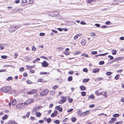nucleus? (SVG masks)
<instances>
[{"mask_svg":"<svg viewBox=\"0 0 124 124\" xmlns=\"http://www.w3.org/2000/svg\"><path fill=\"white\" fill-rule=\"evenodd\" d=\"M69 119L68 118H66L63 119L62 121V122H66Z\"/></svg>","mask_w":124,"mask_h":124,"instance_id":"obj_55","label":"nucleus"},{"mask_svg":"<svg viewBox=\"0 0 124 124\" xmlns=\"http://www.w3.org/2000/svg\"><path fill=\"white\" fill-rule=\"evenodd\" d=\"M52 121V119L50 118H48L47 120L46 121L48 123H50Z\"/></svg>","mask_w":124,"mask_h":124,"instance_id":"obj_40","label":"nucleus"},{"mask_svg":"<svg viewBox=\"0 0 124 124\" xmlns=\"http://www.w3.org/2000/svg\"><path fill=\"white\" fill-rule=\"evenodd\" d=\"M24 70V68L23 67H21L19 69V70L21 72H22Z\"/></svg>","mask_w":124,"mask_h":124,"instance_id":"obj_46","label":"nucleus"},{"mask_svg":"<svg viewBox=\"0 0 124 124\" xmlns=\"http://www.w3.org/2000/svg\"><path fill=\"white\" fill-rule=\"evenodd\" d=\"M82 111V110H79L77 111V113L78 114V116H83V112H81Z\"/></svg>","mask_w":124,"mask_h":124,"instance_id":"obj_12","label":"nucleus"},{"mask_svg":"<svg viewBox=\"0 0 124 124\" xmlns=\"http://www.w3.org/2000/svg\"><path fill=\"white\" fill-rule=\"evenodd\" d=\"M80 88L82 91L85 90L86 89L85 87L83 85L80 86Z\"/></svg>","mask_w":124,"mask_h":124,"instance_id":"obj_22","label":"nucleus"},{"mask_svg":"<svg viewBox=\"0 0 124 124\" xmlns=\"http://www.w3.org/2000/svg\"><path fill=\"white\" fill-rule=\"evenodd\" d=\"M86 41L85 39H83L81 40V43L82 45L84 46L86 44Z\"/></svg>","mask_w":124,"mask_h":124,"instance_id":"obj_15","label":"nucleus"},{"mask_svg":"<svg viewBox=\"0 0 124 124\" xmlns=\"http://www.w3.org/2000/svg\"><path fill=\"white\" fill-rule=\"evenodd\" d=\"M23 75L24 77H26L28 76V74L27 73L24 72L23 73Z\"/></svg>","mask_w":124,"mask_h":124,"instance_id":"obj_60","label":"nucleus"},{"mask_svg":"<svg viewBox=\"0 0 124 124\" xmlns=\"http://www.w3.org/2000/svg\"><path fill=\"white\" fill-rule=\"evenodd\" d=\"M89 80L90 79L89 78L87 79L85 78L83 79L82 82L83 83L87 82H88Z\"/></svg>","mask_w":124,"mask_h":124,"instance_id":"obj_24","label":"nucleus"},{"mask_svg":"<svg viewBox=\"0 0 124 124\" xmlns=\"http://www.w3.org/2000/svg\"><path fill=\"white\" fill-rule=\"evenodd\" d=\"M34 1L33 0H29V1L28 3V4H31L33 3Z\"/></svg>","mask_w":124,"mask_h":124,"instance_id":"obj_61","label":"nucleus"},{"mask_svg":"<svg viewBox=\"0 0 124 124\" xmlns=\"http://www.w3.org/2000/svg\"><path fill=\"white\" fill-rule=\"evenodd\" d=\"M120 116V115L118 114H115L113 115V116L115 117H118Z\"/></svg>","mask_w":124,"mask_h":124,"instance_id":"obj_33","label":"nucleus"},{"mask_svg":"<svg viewBox=\"0 0 124 124\" xmlns=\"http://www.w3.org/2000/svg\"><path fill=\"white\" fill-rule=\"evenodd\" d=\"M111 120H110L108 123L111 124L112 123H114L116 120V118H112Z\"/></svg>","mask_w":124,"mask_h":124,"instance_id":"obj_11","label":"nucleus"},{"mask_svg":"<svg viewBox=\"0 0 124 124\" xmlns=\"http://www.w3.org/2000/svg\"><path fill=\"white\" fill-rule=\"evenodd\" d=\"M59 86L56 85H55L53 86L52 87V89L53 90H55L56 88H58Z\"/></svg>","mask_w":124,"mask_h":124,"instance_id":"obj_39","label":"nucleus"},{"mask_svg":"<svg viewBox=\"0 0 124 124\" xmlns=\"http://www.w3.org/2000/svg\"><path fill=\"white\" fill-rule=\"evenodd\" d=\"M120 77V75L119 74L117 75L115 77V79L116 80H118L119 77Z\"/></svg>","mask_w":124,"mask_h":124,"instance_id":"obj_34","label":"nucleus"},{"mask_svg":"<svg viewBox=\"0 0 124 124\" xmlns=\"http://www.w3.org/2000/svg\"><path fill=\"white\" fill-rule=\"evenodd\" d=\"M94 97H95L93 95V94H91L89 96L88 98L89 99L91 98L92 99H93L94 98Z\"/></svg>","mask_w":124,"mask_h":124,"instance_id":"obj_31","label":"nucleus"},{"mask_svg":"<svg viewBox=\"0 0 124 124\" xmlns=\"http://www.w3.org/2000/svg\"><path fill=\"white\" fill-rule=\"evenodd\" d=\"M96 34L95 33H91L90 34L91 36H95Z\"/></svg>","mask_w":124,"mask_h":124,"instance_id":"obj_58","label":"nucleus"},{"mask_svg":"<svg viewBox=\"0 0 124 124\" xmlns=\"http://www.w3.org/2000/svg\"><path fill=\"white\" fill-rule=\"evenodd\" d=\"M103 95L104 97L107 98V92L106 91H105L103 93Z\"/></svg>","mask_w":124,"mask_h":124,"instance_id":"obj_41","label":"nucleus"},{"mask_svg":"<svg viewBox=\"0 0 124 124\" xmlns=\"http://www.w3.org/2000/svg\"><path fill=\"white\" fill-rule=\"evenodd\" d=\"M40 74L41 75H43L45 74L46 75L49 74V72H41L40 73Z\"/></svg>","mask_w":124,"mask_h":124,"instance_id":"obj_30","label":"nucleus"},{"mask_svg":"<svg viewBox=\"0 0 124 124\" xmlns=\"http://www.w3.org/2000/svg\"><path fill=\"white\" fill-rule=\"evenodd\" d=\"M92 54H96L97 53V52L96 51H92L91 53Z\"/></svg>","mask_w":124,"mask_h":124,"instance_id":"obj_56","label":"nucleus"},{"mask_svg":"<svg viewBox=\"0 0 124 124\" xmlns=\"http://www.w3.org/2000/svg\"><path fill=\"white\" fill-rule=\"evenodd\" d=\"M123 123V121H121L119 122H116L115 124H122Z\"/></svg>","mask_w":124,"mask_h":124,"instance_id":"obj_51","label":"nucleus"},{"mask_svg":"<svg viewBox=\"0 0 124 124\" xmlns=\"http://www.w3.org/2000/svg\"><path fill=\"white\" fill-rule=\"evenodd\" d=\"M103 80V78H98L96 79V81H99Z\"/></svg>","mask_w":124,"mask_h":124,"instance_id":"obj_42","label":"nucleus"},{"mask_svg":"<svg viewBox=\"0 0 124 124\" xmlns=\"http://www.w3.org/2000/svg\"><path fill=\"white\" fill-rule=\"evenodd\" d=\"M1 58L3 59H6L7 58V56L6 55H2L1 56Z\"/></svg>","mask_w":124,"mask_h":124,"instance_id":"obj_45","label":"nucleus"},{"mask_svg":"<svg viewBox=\"0 0 124 124\" xmlns=\"http://www.w3.org/2000/svg\"><path fill=\"white\" fill-rule=\"evenodd\" d=\"M16 26L13 27L12 26H11L10 27V28L9 29V31L11 32H13L15 31L16 30Z\"/></svg>","mask_w":124,"mask_h":124,"instance_id":"obj_8","label":"nucleus"},{"mask_svg":"<svg viewBox=\"0 0 124 124\" xmlns=\"http://www.w3.org/2000/svg\"><path fill=\"white\" fill-rule=\"evenodd\" d=\"M81 95L83 96H85L86 95V93L85 92H81Z\"/></svg>","mask_w":124,"mask_h":124,"instance_id":"obj_48","label":"nucleus"},{"mask_svg":"<svg viewBox=\"0 0 124 124\" xmlns=\"http://www.w3.org/2000/svg\"><path fill=\"white\" fill-rule=\"evenodd\" d=\"M22 4H23V5H26L27 4V0H22Z\"/></svg>","mask_w":124,"mask_h":124,"instance_id":"obj_19","label":"nucleus"},{"mask_svg":"<svg viewBox=\"0 0 124 124\" xmlns=\"http://www.w3.org/2000/svg\"><path fill=\"white\" fill-rule=\"evenodd\" d=\"M83 71L84 72H88V70L86 68H85L83 69Z\"/></svg>","mask_w":124,"mask_h":124,"instance_id":"obj_59","label":"nucleus"},{"mask_svg":"<svg viewBox=\"0 0 124 124\" xmlns=\"http://www.w3.org/2000/svg\"><path fill=\"white\" fill-rule=\"evenodd\" d=\"M89 110H88L84 112H83V116H85L88 115L89 114Z\"/></svg>","mask_w":124,"mask_h":124,"instance_id":"obj_14","label":"nucleus"},{"mask_svg":"<svg viewBox=\"0 0 124 124\" xmlns=\"http://www.w3.org/2000/svg\"><path fill=\"white\" fill-rule=\"evenodd\" d=\"M13 106L16 105V101L15 99L13 100L10 101Z\"/></svg>","mask_w":124,"mask_h":124,"instance_id":"obj_16","label":"nucleus"},{"mask_svg":"<svg viewBox=\"0 0 124 124\" xmlns=\"http://www.w3.org/2000/svg\"><path fill=\"white\" fill-rule=\"evenodd\" d=\"M110 22L109 21H108L106 22H105V24L106 25H109L110 23Z\"/></svg>","mask_w":124,"mask_h":124,"instance_id":"obj_64","label":"nucleus"},{"mask_svg":"<svg viewBox=\"0 0 124 124\" xmlns=\"http://www.w3.org/2000/svg\"><path fill=\"white\" fill-rule=\"evenodd\" d=\"M32 51H36V48L34 46H32Z\"/></svg>","mask_w":124,"mask_h":124,"instance_id":"obj_50","label":"nucleus"},{"mask_svg":"<svg viewBox=\"0 0 124 124\" xmlns=\"http://www.w3.org/2000/svg\"><path fill=\"white\" fill-rule=\"evenodd\" d=\"M73 79V77L72 76H69L68 78V80L69 81H71Z\"/></svg>","mask_w":124,"mask_h":124,"instance_id":"obj_29","label":"nucleus"},{"mask_svg":"<svg viewBox=\"0 0 124 124\" xmlns=\"http://www.w3.org/2000/svg\"><path fill=\"white\" fill-rule=\"evenodd\" d=\"M49 92V90L48 89L42 90L40 93V95L41 96H45L48 94Z\"/></svg>","mask_w":124,"mask_h":124,"instance_id":"obj_2","label":"nucleus"},{"mask_svg":"<svg viewBox=\"0 0 124 124\" xmlns=\"http://www.w3.org/2000/svg\"><path fill=\"white\" fill-rule=\"evenodd\" d=\"M80 23L82 25H85L86 23L84 21H82L80 22Z\"/></svg>","mask_w":124,"mask_h":124,"instance_id":"obj_62","label":"nucleus"},{"mask_svg":"<svg viewBox=\"0 0 124 124\" xmlns=\"http://www.w3.org/2000/svg\"><path fill=\"white\" fill-rule=\"evenodd\" d=\"M60 12L57 11H54L53 12L50 11L48 12V14L50 16L52 17H56L60 14Z\"/></svg>","mask_w":124,"mask_h":124,"instance_id":"obj_1","label":"nucleus"},{"mask_svg":"<svg viewBox=\"0 0 124 124\" xmlns=\"http://www.w3.org/2000/svg\"><path fill=\"white\" fill-rule=\"evenodd\" d=\"M38 82H44V81L43 79L41 78H40L38 79Z\"/></svg>","mask_w":124,"mask_h":124,"instance_id":"obj_43","label":"nucleus"},{"mask_svg":"<svg viewBox=\"0 0 124 124\" xmlns=\"http://www.w3.org/2000/svg\"><path fill=\"white\" fill-rule=\"evenodd\" d=\"M8 124H18L17 123H16V122L13 121L12 120H10L8 123Z\"/></svg>","mask_w":124,"mask_h":124,"instance_id":"obj_20","label":"nucleus"},{"mask_svg":"<svg viewBox=\"0 0 124 124\" xmlns=\"http://www.w3.org/2000/svg\"><path fill=\"white\" fill-rule=\"evenodd\" d=\"M25 104L24 102H22L18 104L16 106V107L18 109H23L25 107Z\"/></svg>","mask_w":124,"mask_h":124,"instance_id":"obj_5","label":"nucleus"},{"mask_svg":"<svg viewBox=\"0 0 124 124\" xmlns=\"http://www.w3.org/2000/svg\"><path fill=\"white\" fill-rule=\"evenodd\" d=\"M11 88V86H7L1 88L0 89V90L2 92H7L10 91Z\"/></svg>","mask_w":124,"mask_h":124,"instance_id":"obj_3","label":"nucleus"},{"mask_svg":"<svg viewBox=\"0 0 124 124\" xmlns=\"http://www.w3.org/2000/svg\"><path fill=\"white\" fill-rule=\"evenodd\" d=\"M42 65L43 67H47L48 66L49 64L46 61H44L42 63Z\"/></svg>","mask_w":124,"mask_h":124,"instance_id":"obj_9","label":"nucleus"},{"mask_svg":"<svg viewBox=\"0 0 124 124\" xmlns=\"http://www.w3.org/2000/svg\"><path fill=\"white\" fill-rule=\"evenodd\" d=\"M77 118L75 117H73L71 118V121L73 122H76L77 120Z\"/></svg>","mask_w":124,"mask_h":124,"instance_id":"obj_25","label":"nucleus"},{"mask_svg":"<svg viewBox=\"0 0 124 124\" xmlns=\"http://www.w3.org/2000/svg\"><path fill=\"white\" fill-rule=\"evenodd\" d=\"M96 0H86L87 2L88 3H90L93 1H95Z\"/></svg>","mask_w":124,"mask_h":124,"instance_id":"obj_36","label":"nucleus"},{"mask_svg":"<svg viewBox=\"0 0 124 124\" xmlns=\"http://www.w3.org/2000/svg\"><path fill=\"white\" fill-rule=\"evenodd\" d=\"M40 59L39 58H37L35 60L33 61V63H35L37 61H39L40 60Z\"/></svg>","mask_w":124,"mask_h":124,"instance_id":"obj_35","label":"nucleus"},{"mask_svg":"<svg viewBox=\"0 0 124 124\" xmlns=\"http://www.w3.org/2000/svg\"><path fill=\"white\" fill-rule=\"evenodd\" d=\"M113 52H112V54L113 55H116V54L117 51L116 50H113Z\"/></svg>","mask_w":124,"mask_h":124,"instance_id":"obj_53","label":"nucleus"},{"mask_svg":"<svg viewBox=\"0 0 124 124\" xmlns=\"http://www.w3.org/2000/svg\"><path fill=\"white\" fill-rule=\"evenodd\" d=\"M36 116L37 117H40L42 115L41 113L39 112H37L35 114Z\"/></svg>","mask_w":124,"mask_h":124,"instance_id":"obj_18","label":"nucleus"},{"mask_svg":"<svg viewBox=\"0 0 124 124\" xmlns=\"http://www.w3.org/2000/svg\"><path fill=\"white\" fill-rule=\"evenodd\" d=\"M104 63V62L103 61H101L99 62V64L100 65H102Z\"/></svg>","mask_w":124,"mask_h":124,"instance_id":"obj_52","label":"nucleus"},{"mask_svg":"<svg viewBox=\"0 0 124 124\" xmlns=\"http://www.w3.org/2000/svg\"><path fill=\"white\" fill-rule=\"evenodd\" d=\"M108 57L110 58V60H112L114 59L113 57L111 55H108Z\"/></svg>","mask_w":124,"mask_h":124,"instance_id":"obj_63","label":"nucleus"},{"mask_svg":"<svg viewBox=\"0 0 124 124\" xmlns=\"http://www.w3.org/2000/svg\"><path fill=\"white\" fill-rule=\"evenodd\" d=\"M54 123L57 124H59L60 123V121L58 120H56L54 121Z\"/></svg>","mask_w":124,"mask_h":124,"instance_id":"obj_47","label":"nucleus"},{"mask_svg":"<svg viewBox=\"0 0 124 124\" xmlns=\"http://www.w3.org/2000/svg\"><path fill=\"white\" fill-rule=\"evenodd\" d=\"M34 101V100L32 98H28L24 102L25 106H27L33 103Z\"/></svg>","mask_w":124,"mask_h":124,"instance_id":"obj_4","label":"nucleus"},{"mask_svg":"<svg viewBox=\"0 0 124 124\" xmlns=\"http://www.w3.org/2000/svg\"><path fill=\"white\" fill-rule=\"evenodd\" d=\"M8 118V116L7 115H5L2 117V119L3 120H5L7 119Z\"/></svg>","mask_w":124,"mask_h":124,"instance_id":"obj_27","label":"nucleus"},{"mask_svg":"<svg viewBox=\"0 0 124 124\" xmlns=\"http://www.w3.org/2000/svg\"><path fill=\"white\" fill-rule=\"evenodd\" d=\"M58 114V112L57 111L54 110L53 113L51 115V116L52 117H54L56 116Z\"/></svg>","mask_w":124,"mask_h":124,"instance_id":"obj_10","label":"nucleus"},{"mask_svg":"<svg viewBox=\"0 0 124 124\" xmlns=\"http://www.w3.org/2000/svg\"><path fill=\"white\" fill-rule=\"evenodd\" d=\"M30 112H27L26 113V116L27 118H29V116H30Z\"/></svg>","mask_w":124,"mask_h":124,"instance_id":"obj_49","label":"nucleus"},{"mask_svg":"<svg viewBox=\"0 0 124 124\" xmlns=\"http://www.w3.org/2000/svg\"><path fill=\"white\" fill-rule=\"evenodd\" d=\"M99 71V69L98 68L95 69H94L93 70V72L94 73H96L97 72H98Z\"/></svg>","mask_w":124,"mask_h":124,"instance_id":"obj_23","label":"nucleus"},{"mask_svg":"<svg viewBox=\"0 0 124 124\" xmlns=\"http://www.w3.org/2000/svg\"><path fill=\"white\" fill-rule=\"evenodd\" d=\"M38 91L37 89H34L32 90L31 91H28L27 93L28 94H34L37 93Z\"/></svg>","mask_w":124,"mask_h":124,"instance_id":"obj_7","label":"nucleus"},{"mask_svg":"<svg viewBox=\"0 0 124 124\" xmlns=\"http://www.w3.org/2000/svg\"><path fill=\"white\" fill-rule=\"evenodd\" d=\"M13 78L12 77H8L7 79V80L8 81H9L12 80L13 79Z\"/></svg>","mask_w":124,"mask_h":124,"instance_id":"obj_44","label":"nucleus"},{"mask_svg":"<svg viewBox=\"0 0 124 124\" xmlns=\"http://www.w3.org/2000/svg\"><path fill=\"white\" fill-rule=\"evenodd\" d=\"M40 107L39 106L37 107H34L33 109V111H34L35 112H36V111L38 110L40 108Z\"/></svg>","mask_w":124,"mask_h":124,"instance_id":"obj_17","label":"nucleus"},{"mask_svg":"<svg viewBox=\"0 0 124 124\" xmlns=\"http://www.w3.org/2000/svg\"><path fill=\"white\" fill-rule=\"evenodd\" d=\"M112 72L111 71H108L106 72V74L108 76L111 75L112 74Z\"/></svg>","mask_w":124,"mask_h":124,"instance_id":"obj_38","label":"nucleus"},{"mask_svg":"<svg viewBox=\"0 0 124 124\" xmlns=\"http://www.w3.org/2000/svg\"><path fill=\"white\" fill-rule=\"evenodd\" d=\"M26 83H27L28 84H32L33 83V82L30 81L29 80H28L26 81Z\"/></svg>","mask_w":124,"mask_h":124,"instance_id":"obj_37","label":"nucleus"},{"mask_svg":"<svg viewBox=\"0 0 124 124\" xmlns=\"http://www.w3.org/2000/svg\"><path fill=\"white\" fill-rule=\"evenodd\" d=\"M55 108H57V109L59 111L62 112V111L63 109L61 108L60 107V106H57L55 107Z\"/></svg>","mask_w":124,"mask_h":124,"instance_id":"obj_13","label":"nucleus"},{"mask_svg":"<svg viewBox=\"0 0 124 124\" xmlns=\"http://www.w3.org/2000/svg\"><path fill=\"white\" fill-rule=\"evenodd\" d=\"M108 28V26L106 25H103L101 27V28L102 29L106 28Z\"/></svg>","mask_w":124,"mask_h":124,"instance_id":"obj_57","label":"nucleus"},{"mask_svg":"<svg viewBox=\"0 0 124 124\" xmlns=\"http://www.w3.org/2000/svg\"><path fill=\"white\" fill-rule=\"evenodd\" d=\"M61 98L62 99L58 101V103L60 104H62L65 102L67 99V96H62Z\"/></svg>","mask_w":124,"mask_h":124,"instance_id":"obj_6","label":"nucleus"},{"mask_svg":"<svg viewBox=\"0 0 124 124\" xmlns=\"http://www.w3.org/2000/svg\"><path fill=\"white\" fill-rule=\"evenodd\" d=\"M81 56H84L85 57H86L87 58L88 57V56L87 54H86L85 53H83L82 54Z\"/></svg>","mask_w":124,"mask_h":124,"instance_id":"obj_26","label":"nucleus"},{"mask_svg":"<svg viewBox=\"0 0 124 124\" xmlns=\"http://www.w3.org/2000/svg\"><path fill=\"white\" fill-rule=\"evenodd\" d=\"M66 55H68L70 54V53L69 52H63Z\"/></svg>","mask_w":124,"mask_h":124,"instance_id":"obj_54","label":"nucleus"},{"mask_svg":"<svg viewBox=\"0 0 124 124\" xmlns=\"http://www.w3.org/2000/svg\"><path fill=\"white\" fill-rule=\"evenodd\" d=\"M26 67H27L26 69L28 70H31L33 68V66H30L29 65H27L26 66Z\"/></svg>","mask_w":124,"mask_h":124,"instance_id":"obj_21","label":"nucleus"},{"mask_svg":"<svg viewBox=\"0 0 124 124\" xmlns=\"http://www.w3.org/2000/svg\"><path fill=\"white\" fill-rule=\"evenodd\" d=\"M55 92L53 91H50V94L52 95H54L55 94Z\"/></svg>","mask_w":124,"mask_h":124,"instance_id":"obj_28","label":"nucleus"},{"mask_svg":"<svg viewBox=\"0 0 124 124\" xmlns=\"http://www.w3.org/2000/svg\"><path fill=\"white\" fill-rule=\"evenodd\" d=\"M68 100L69 103H71L73 101V99L72 98H70V97L69 98H68Z\"/></svg>","mask_w":124,"mask_h":124,"instance_id":"obj_32","label":"nucleus"}]
</instances>
